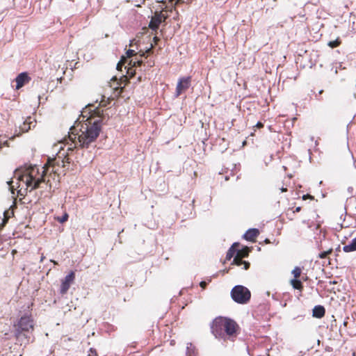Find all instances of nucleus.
I'll return each instance as SVG.
<instances>
[{
    "label": "nucleus",
    "instance_id": "obj_32",
    "mask_svg": "<svg viewBox=\"0 0 356 356\" xmlns=\"http://www.w3.org/2000/svg\"><path fill=\"white\" fill-rule=\"evenodd\" d=\"M152 47H153V45H152V44H151V47H150L147 50V51H146V52H147V53H150V52L152 51Z\"/></svg>",
    "mask_w": 356,
    "mask_h": 356
},
{
    "label": "nucleus",
    "instance_id": "obj_9",
    "mask_svg": "<svg viewBox=\"0 0 356 356\" xmlns=\"http://www.w3.org/2000/svg\"><path fill=\"white\" fill-rule=\"evenodd\" d=\"M75 279V273L74 271H71L68 273L64 278V280L61 282L60 293L62 295L65 294L69 290L70 285L74 282Z\"/></svg>",
    "mask_w": 356,
    "mask_h": 356
},
{
    "label": "nucleus",
    "instance_id": "obj_7",
    "mask_svg": "<svg viewBox=\"0 0 356 356\" xmlns=\"http://www.w3.org/2000/svg\"><path fill=\"white\" fill-rule=\"evenodd\" d=\"M191 77L184 76L179 79L175 92V97H179L183 92L186 91L191 86Z\"/></svg>",
    "mask_w": 356,
    "mask_h": 356
},
{
    "label": "nucleus",
    "instance_id": "obj_38",
    "mask_svg": "<svg viewBox=\"0 0 356 356\" xmlns=\"http://www.w3.org/2000/svg\"><path fill=\"white\" fill-rule=\"evenodd\" d=\"M316 98L317 99H320L319 98H318L317 95H316Z\"/></svg>",
    "mask_w": 356,
    "mask_h": 356
},
{
    "label": "nucleus",
    "instance_id": "obj_12",
    "mask_svg": "<svg viewBox=\"0 0 356 356\" xmlns=\"http://www.w3.org/2000/svg\"><path fill=\"white\" fill-rule=\"evenodd\" d=\"M259 234V232L256 228H251L246 231L243 234V238L249 241H253L255 238Z\"/></svg>",
    "mask_w": 356,
    "mask_h": 356
},
{
    "label": "nucleus",
    "instance_id": "obj_28",
    "mask_svg": "<svg viewBox=\"0 0 356 356\" xmlns=\"http://www.w3.org/2000/svg\"><path fill=\"white\" fill-rule=\"evenodd\" d=\"M256 127L259 129L261 128L264 127V124L263 123L260 122H258L256 124Z\"/></svg>",
    "mask_w": 356,
    "mask_h": 356
},
{
    "label": "nucleus",
    "instance_id": "obj_31",
    "mask_svg": "<svg viewBox=\"0 0 356 356\" xmlns=\"http://www.w3.org/2000/svg\"><path fill=\"white\" fill-rule=\"evenodd\" d=\"M153 40L155 43H156L159 40V39L158 37L155 36L153 38Z\"/></svg>",
    "mask_w": 356,
    "mask_h": 356
},
{
    "label": "nucleus",
    "instance_id": "obj_1",
    "mask_svg": "<svg viewBox=\"0 0 356 356\" xmlns=\"http://www.w3.org/2000/svg\"><path fill=\"white\" fill-rule=\"evenodd\" d=\"M102 111L94 108L93 105L88 104L81 112L80 116L73 127H71L72 134L70 139L74 146L68 147L67 151L73 152L74 148H88L94 143L102 131L103 124Z\"/></svg>",
    "mask_w": 356,
    "mask_h": 356
},
{
    "label": "nucleus",
    "instance_id": "obj_35",
    "mask_svg": "<svg viewBox=\"0 0 356 356\" xmlns=\"http://www.w3.org/2000/svg\"><path fill=\"white\" fill-rule=\"evenodd\" d=\"M145 53L143 52L142 54H140V57L145 56Z\"/></svg>",
    "mask_w": 356,
    "mask_h": 356
},
{
    "label": "nucleus",
    "instance_id": "obj_8",
    "mask_svg": "<svg viewBox=\"0 0 356 356\" xmlns=\"http://www.w3.org/2000/svg\"><path fill=\"white\" fill-rule=\"evenodd\" d=\"M248 256V251L245 250V252H243L242 250H238L236 254L234 256L232 264L236 266L243 265V269L248 270L250 268V263L242 259L243 257Z\"/></svg>",
    "mask_w": 356,
    "mask_h": 356
},
{
    "label": "nucleus",
    "instance_id": "obj_14",
    "mask_svg": "<svg viewBox=\"0 0 356 356\" xmlns=\"http://www.w3.org/2000/svg\"><path fill=\"white\" fill-rule=\"evenodd\" d=\"M325 309L322 305H316L312 310V315L317 318H321L324 316Z\"/></svg>",
    "mask_w": 356,
    "mask_h": 356
},
{
    "label": "nucleus",
    "instance_id": "obj_5",
    "mask_svg": "<svg viewBox=\"0 0 356 356\" xmlns=\"http://www.w3.org/2000/svg\"><path fill=\"white\" fill-rule=\"evenodd\" d=\"M230 296L236 303L245 305L250 300L251 293L247 287L243 285H236L231 290Z\"/></svg>",
    "mask_w": 356,
    "mask_h": 356
},
{
    "label": "nucleus",
    "instance_id": "obj_16",
    "mask_svg": "<svg viewBox=\"0 0 356 356\" xmlns=\"http://www.w3.org/2000/svg\"><path fill=\"white\" fill-rule=\"evenodd\" d=\"M343 250L345 252H350L356 250V238H353L352 241L343 247Z\"/></svg>",
    "mask_w": 356,
    "mask_h": 356
},
{
    "label": "nucleus",
    "instance_id": "obj_2",
    "mask_svg": "<svg viewBox=\"0 0 356 356\" xmlns=\"http://www.w3.org/2000/svg\"><path fill=\"white\" fill-rule=\"evenodd\" d=\"M46 173L45 165L40 169L37 165L25 164L15 170L14 177L17 179V184L19 181H23L26 188L32 191L38 188L40 184L44 181Z\"/></svg>",
    "mask_w": 356,
    "mask_h": 356
},
{
    "label": "nucleus",
    "instance_id": "obj_29",
    "mask_svg": "<svg viewBox=\"0 0 356 356\" xmlns=\"http://www.w3.org/2000/svg\"><path fill=\"white\" fill-rule=\"evenodd\" d=\"M135 42V39L131 40L129 42V47H132L134 45V42Z\"/></svg>",
    "mask_w": 356,
    "mask_h": 356
},
{
    "label": "nucleus",
    "instance_id": "obj_20",
    "mask_svg": "<svg viewBox=\"0 0 356 356\" xmlns=\"http://www.w3.org/2000/svg\"><path fill=\"white\" fill-rule=\"evenodd\" d=\"M302 273V269L299 266H296L292 270V274L294 276V279H298Z\"/></svg>",
    "mask_w": 356,
    "mask_h": 356
},
{
    "label": "nucleus",
    "instance_id": "obj_6",
    "mask_svg": "<svg viewBox=\"0 0 356 356\" xmlns=\"http://www.w3.org/2000/svg\"><path fill=\"white\" fill-rule=\"evenodd\" d=\"M68 154L69 153L65 154V152H62L61 151H60L56 159H48V164L49 166L53 168V171L54 170V168L56 165L65 167V163H70V159L69 158Z\"/></svg>",
    "mask_w": 356,
    "mask_h": 356
},
{
    "label": "nucleus",
    "instance_id": "obj_17",
    "mask_svg": "<svg viewBox=\"0 0 356 356\" xmlns=\"http://www.w3.org/2000/svg\"><path fill=\"white\" fill-rule=\"evenodd\" d=\"M291 284L293 289L301 290L303 287L302 282L298 279H293L291 280Z\"/></svg>",
    "mask_w": 356,
    "mask_h": 356
},
{
    "label": "nucleus",
    "instance_id": "obj_11",
    "mask_svg": "<svg viewBox=\"0 0 356 356\" xmlns=\"http://www.w3.org/2000/svg\"><path fill=\"white\" fill-rule=\"evenodd\" d=\"M162 18L163 15L161 14L155 15L154 17L152 18L149 24V27L152 31H156L163 21Z\"/></svg>",
    "mask_w": 356,
    "mask_h": 356
},
{
    "label": "nucleus",
    "instance_id": "obj_36",
    "mask_svg": "<svg viewBox=\"0 0 356 356\" xmlns=\"http://www.w3.org/2000/svg\"><path fill=\"white\" fill-rule=\"evenodd\" d=\"M343 324L344 326H346L348 324V322L346 321H345Z\"/></svg>",
    "mask_w": 356,
    "mask_h": 356
},
{
    "label": "nucleus",
    "instance_id": "obj_33",
    "mask_svg": "<svg viewBox=\"0 0 356 356\" xmlns=\"http://www.w3.org/2000/svg\"><path fill=\"white\" fill-rule=\"evenodd\" d=\"M100 106H106V104L104 103V99H102L99 104Z\"/></svg>",
    "mask_w": 356,
    "mask_h": 356
},
{
    "label": "nucleus",
    "instance_id": "obj_24",
    "mask_svg": "<svg viewBox=\"0 0 356 356\" xmlns=\"http://www.w3.org/2000/svg\"><path fill=\"white\" fill-rule=\"evenodd\" d=\"M68 219V215L67 213H65L63 216L58 218V221L60 223H63L66 222Z\"/></svg>",
    "mask_w": 356,
    "mask_h": 356
},
{
    "label": "nucleus",
    "instance_id": "obj_26",
    "mask_svg": "<svg viewBox=\"0 0 356 356\" xmlns=\"http://www.w3.org/2000/svg\"><path fill=\"white\" fill-rule=\"evenodd\" d=\"M207 283L205 282V281H202L200 283V285L202 288L204 289L207 286Z\"/></svg>",
    "mask_w": 356,
    "mask_h": 356
},
{
    "label": "nucleus",
    "instance_id": "obj_37",
    "mask_svg": "<svg viewBox=\"0 0 356 356\" xmlns=\"http://www.w3.org/2000/svg\"><path fill=\"white\" fill-rule=\"evenodd\" d=\"M323 92V90H319L318 94H319V95H321V94H322Z\"/></svg>",
    "mask_w": 356,
    "mask_h": 356
},
{
    "label": "nucleus",
    "instance_id": "obj_3",
    "mask_svg": "<svg viewBox=\"0 0 356 356\" xmlns=\"http://www.w3.org/2000/svg\"><path fill=\"white\" fill-rule=\"evenodd\" d=\"M238 328V325L233 319L220 316L213 321L211 332L216 338L233 341Z\"/></svg>",
    "mask_w": 356,
    "mask_h": 356
},
{
    "label": "nucleus",
    "instance_id": "obj_4",
    "mask_svg": "<svg viewBox=\"0 0 356 356\" xmlns=\"http://www.w3.org/2000/svg\"><path fill=\"white\" fill-rule=\"evenodd\" d=\"M33 327L34 322L31 316L28 314L22 316L16 326L15 337L17 339L22 343H29L31 338L29 334L33 330Z\"/></svg>",
    "mask_w": 356,
    "mask_h": 356
},
{
    "label": "nucleus",
    "instance_id": "obj_27",
    "mask_svg": "<svg viewBox=\"0 0 356 356\" xmlns=\"http://www.w3.org/2000/svg\"><path fill=\"white\" fill-rule=\"evenodd\" d=\"M308 198L312 199V198H313V197H312V196H311V195H309V194L304 195L302 196V199H303V200H307V199H308Z\"/></svg>",
    "mask_w": 356,
    "mask_h": 356
},
{
    "label": "nucleus",
    "instance_id": "obj_25",
    "mask_svg": "<svg viewBox=\"0 0 356 356\" xmlns=\"http://www.w3.org/2000/svg\"><path fill=\"white\" fill-rule=\"evenodd\" d=\"M13 183V181H7V184L9 186L10 190L11 191L12 193L14 194V186L12 185Z\"/></svg>",
    "mask_w": 356,
    "mask_h": 356
},
{
    "label": "nucleus",
    "instance_id": "obj_22",
    "mask_svg": "<svg viewBox=\"0 0 356 356\" xmlns=\"http://www.w3.org/2000/svg\"><path fill=\"white\" fill-rule=\"evenodd\" d=\"M340 44H341V40L339 38H337L335 40L330 41L328 43V45L332 48H334V47L339 46Z\"/></svg>",
    "mask_w": 356,
    "mask_h": 356
},
{
    "label": "nucleus",
    "instance_id": "obj_10",
    "mask_svg": "<svg viewBox=\"0 0 356 356\" xmlns=\"http://www.w3.org/2000/svg\"><path fill=\"white\" fill-rule=\"evenodd\" d=\"M30 77L26 72H22L15 78L16 89H19L23 87L26 83L30 81Z\"/></svg>",
    "mask_w": 356,
    "mask_h": 356
},
{
    "label": "nucleus",
    "instance_id": "obj_18",
    "mask_svg": "<svg viewBox=\"0 0 356 356\" xmlns=\"http://www.w3.org/2000/svg\"><path fill=\"white\" fill-rule=\"evenodd\" d=\"M31 120V118H29L24 122L23 127H20L22 132L28 131L31 129V124L33 123Z\"/></svg>",
    "mask_w": 356,
    "mask_h": 356
},
{
    "label": "nucleus",
    "instance_id": "obj_19",
    "mask_svg": "<svg viewBox=\"0 0 356 356\" xmlns=\"http://www.w3.org/2000/svg\"><path fill=\"white\" fill-rule=\"evenodd\" d=\"M135 55H136L135 50L128 49L126 52V57L122 56L121 61H124V63H127V62H128V59H130Z\"/></svg>",
    "mask_w": 356,
    "mask_h": 356
},
{
    "label": "nucleus",
    "instance_id": "obj_23",
    "mask_svg": "<svg viewBox=\"0 0 356 356\" xmlns=\"http://www.w3.org/2000/svg\"><path fill=\"white\" fill-rule=\"evenodd\" d=\"M332 252V249H330L327 251H323L319 254L318 257L321 259L326 258L327 257V255L330 254Z\"/></svg>",
    "mask_w": 356,
    "mask_h": 356
},
{
    "label": "nucleus",
    "instance_id": "obj_21",
    "mask_svg": "<svg viewBox=\"0 0 356 356\" xmlns=\"http://www.w3.org/2000/svg\"><path fill=\"white\" fill-rule=\"evenodd\" d=\"M142 64H143V60L141 59H138L137 60H134L131 59L129 61V65H131L133 67L141 66Z\"/></svg>",
    "mask_w": 356,
    "mask_h": 356
},
{
    "label": "nucleus",
    "instance_id": "obj_34",
    "mask_svg": "<svg viewBox=\"0 0 356 356\" xmlns=\"http://www.w3.org/2000/svg\"><path fill=\"white\" fill-rule=\"evenodd\" d=\"M287 191V189H286V188L282 187V188H281V191H282V192H285V191Z\"/></svg>",
    "mask_w": 356,
    "mask_h": 356
},
{
    "label": "nucleus",
    "instance_id": "obj_30",
    "mask_svg": "<svg viewBox=\"0 0 356 356\" xmlns=\"http://www.w3.org/2000/svg\"><path fill=\"white\" fill-rule=\"evenodd\" d=\"M301 210V207H298L295 209V211L294 212H300Z\"/></svg>",
    "mask_w": 356,
    "mask_h": 356
},
{
    "label": "nucleus",
    "instance_id": "obj_15",
    "mask_svg": "<svg viewBox=\"0 0 356 356\" xmlns=\"http://www.w3.org/2000/svg\"><path fill=\"white\" fill-rule=\"evenodd\" d=\"M239 246L238 243H234L233 245L229 248L228 250L227 254H226V259L230 260L234 255L236 254L237 251L238 250L236 249V247Z\"/></svg>",
    "mask_w": 356,
    "mask_h": 356
},
{
    "label": "nucleus",
    "instance_id": "obj_13",
    "mask_svg": "<svg viewBox=\"0 0 356 356\" xmlns=\"http://www.w3.org/2000/svg\"><path fill=\"white\" fill-rule=\"evenodd\" d=\"M186 356H198L197 348L191 342L186 343Z\"/></svg>",
    "mask_w": 356,
    "mask_h": 356
}]
</instances>
